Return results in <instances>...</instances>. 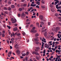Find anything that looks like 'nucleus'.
I'll return each mask as SVG.
<instances>
[{"instance_id":"obj_1","label":"nucleus","mask_w":61,"mask_h":61,"mask_svg":"<svg viewBox=\"0 0 61 61\" xmlns=\"http://www.w3.org/2000/svg\"><path fill=\"white\" fill-rule=\"evenodd\" d=\"M11 21H12L11 23L13 24H15V23L16 22V20L15 19H14V18H11Z\"/></svg>"},{"instance_id":"obj_2","label":"nucleus","mask_w":61,"mask_h":61,"mask_svg":"<svg viewBox=\"0 0 61 61\" xmlns=\"http://www.w3.org/2000/svg\"><path fill=\"white\" fill-rule=\"evenodd\" d=\"M39 18L41 21H43V19L44 18V17L43 15H40L39 16Z\"/></svg>"},{"instance_id":"obj_3","label":"nucleus","mask_w":61,"mask_h":61,"mask_svg":"<svg viewBox=\"0 0 61 61\" xmlns=\"http://www.w3.org/2000/svg\"><path fill=\"white\" fill-rule=\"evenodd\" d=\"M26 15L25 14H24V13H23L21 14V16L22 17H25Z\"/></svg>"},{"instance_id":"obj_4","label":"nucleus","mask_w":61,"mask_h":61,"mask_svg":"<svg viewBox=\"0 0 61 61\" xmlns=\"http://www.w3.org/2000/svg\"><path fill=\"white\" fill-rule=\"evenodd\" d=\"M31 32H32L33 33H36V30H31Z\"/></svg>"},{"instance_id":"obj_5","label":"nucleus","mask_w":61,"mask_h":61,"mask_svg":"<svg viewBox=\"0 0 61 61\" xmlns=\"http://www.w3.org/2000/svg\"><path fill=\"white\" fill-rule=\"evenodd\" d=\"M46 39H45L43 37V39H42V42H44V43H46Z\"/></svg>"},{"instance_id":"obj_6","label":"nucleus","mask_w":61,"mask_h":61,"mask_svg":"<svg viewBox=\"0 0 61 61\" xmlns=\"http://www.w3.org/2000/svg\"><path fill=\"white\" fill-rule=\"evenodd\" d=\"M36 4H31L30 5V6H33V7H35L36 6Z\"/></svg>"},{"instance_id":"obj_7","label":"nucleus","mask_w":61,"mask_h":61,"mask_svg":"<svg viewBox=\"0 0 61 61\" xmlns=\"http://www.w3.org/2000/svg\"><path fill=\"white\" fill-rule=\"evenodd\" d=\"M10 6L11 8H13V9L15 7V5H11Z\"/></svg>"},{"instance_id":"obj_8","label":"nucleus","mask_w":61,"mask_h":61,"mask_svg":"<svg viewBox=\"0 0 61 61\" xmlns=\"http://www.w3.org/2000/svg\"><path fill=\"white\" fill-rule=\"evenodd\" d=\"M16 52L17 53H18V55L20 53V51L19 50H18L17 51H16Z\"/></svg>"},{"instance_id":"obj_9","label":"nucleus","mask_w":61,"mask_h":61,"mask_svg":"<svg viewBox=\"0 0 61 61\" xmlns=\"http://www.w3.org/2000/svg\"><path fill=\"white\" fill-rule=\"evenodd\" d=\"M59 1L58 0H57L55 2V3L54 4V5H56V4H57V3H59Z\"/></svg>"},{"instance_id":"obj_10","label":"nucleus","mask_w":61,"mask_h":61,"mask_svg":"<svg viewBox=\"0 0 61 61\" xmlns=\"http://www.w3.org/2000/svg\"><path fill=\"white\" fill-rule=\"evenodd\" d=\"M17 29V28L15 27L13 29V31H16Z\"/></svg>"},{"instance_id":"obj_11","label":"nucleus","mask_w":61,"mask_h":61,"mask_svg":"<svg viewBox=\"0 0 61 61\" xmlns=\"http://www.w3.org/2000/svg\"><path fill=\"white\" fill-rule=\"evenodd\" d=\"M22 10L23 9H22V8H20L19 9V11H22Z\"/></svg>"},{"instance_id":"obj_12","label":"nucleus","mask_w":61,"mask_h":61,"mask_svg":"<svg viewBox=\"0 0 61 61\" xmlns=\"http://www.w3.org/2000/svg\"><path fill=\"white\" fill-rule=\"evenodd\" d=\"M4 9L5 10H8V8L6 7H4Z\"/></svg>"},{"instance_id":"obj_13","label":"nucleus","mask_w":61,"mask_h":61,"mask_svg":"<svg viewBox=\"0 0 61 61\" xmlns=\"http://www.w3.org/2000/svg\"><path fill=\"white\" fill-rule=\"evenodd\" d=\"M36 4L38 5H40V2L37 1L36 2Z\"/></svg>"},{"instance_id":"obj_14","label":"nucleus","mask_w":61,"mask_h":61,"mask_svg":"<svg viewBox=\"0 0 61 61\" xmlns=\"http://www.w3.org/2000/svg\"><path fill=\"white\" fill-rule=\"evenodd\" d=\"M48 47V45L46 44H45V47L46 48L47 47Z\"/></svg>"},{"instance_id":"obj_15","label":"nucleus","mask_w":61,"mask_h":61,"mask_svg":"<svg viewBox=\"0 0 61 61\" xmlns=\"http://www.w3.org/2000/svg\"><path fill=\"white\" fill-rule=\"evenodd\" d=\"M11 7H9L8 8V10H9V11H11Z\"/></svg>"},{"instance_id":"obj_16","label":"nucleus","mask_w":61,"mask_h":61,"mask_svg":"<svg viewBox=\"0 0 61 61\" xmlns=\"http://www.w3.org/2000/svg\"><path fill=\"white\" fill-rule=\"evenodd\" d=\"M35 55H36V56H39V54L37 52H36L35 53Z\"/></svg>"},{"instance_id":"obj_17","label":"nucleus","mask_w":61,"mask_h":61,"mask_svg":"<svg viewBox=\"0 0 61 61\" xmlns=\"http://www.w3.org/2000/svg\"><path fill=\"white\" fill-rule=\"evenodd\" d=\"M12 34L13 35V36H16V35H17V33H15V34L13 32Z\"/></svg>"},{"instance_id":"obj_18","label":"nucleus","mask_w":61,"mask_h":61,"mask_svg":"<svg viewBox=\"0 0 61 61\" xmlns=\"http://www.w3.org/2000/svg\"><path fill=\"white\" fill-rule=\"evenodd\" d=\"M23 6L24 7H25L27 6V4H25L23 5Z\"/></svg>"},{"instance_id":"obj_19","label":"nucleus","mask_w":61,"mask_h":61,"mask_svg":"<svg viewBox=\"0 0 61 61\" xmlns=\"http://www.w3.org/2000/svg\"><path fill=\"white\" fill-rule=\"evenodd\" d=\"M12 11H10L9 13V15H12Z\"/></svg>"},{"instance_id":"obj_20","label":"nucleus","mask_w":61,"mask_h":61,"mask_svg":"<svg viewBox=\"0 0 61 61\" xmlns=\"http://www.w3.org/2000/svg\"><path fill=\"white\" fill-rule=\"evenodd\" d=\"M12 54V51H10L9 53L8 54L9 55H10V56H11V54Z\"/></svg>"},{"instance_id":"obj_21","label":"nucleus","mask_w":61,"mask_h":61,"mask_svg":"<svg viewBox=\"0 0 61 61\" xmlns=\"http://www.w3.org/2000/svg\"><path fill=\"white\" fill-rule=\"evenodd\" d=\"M55 16L57 17L58 16V14L56 13L55 14Z\"/></svg>"},{"instance_id":"obj_22","label":"nucleus","mask_w":61,"mask_h":61,"mask_svg":"<svg viewBox=\"0 0 61 61\" xmlns=\"http://www.w3.org/2000/svg\"><path fill=\"white\" fill-rule=\"evenodd\" d=\"M15 48H17V47H18V45L17 44H16L15 46Z\"/></svg>"},{"instance_id":"obj_23","label":"nucleus","mask_w":61,"mask_h":61,"mask_svg":"<svg viewBox=\"0 0 61 61\" xmlns=\"http://www.w3.org/2000/svg\"><path fill=\"white\" fill-rule=\"evenodd\" d=\"M46 35H47V33L46 32L44 34V35L45 36V37L46 36Z\"/></svg>"},{"instance_id":"obj_24","label":"nucleus","mask_w":61,"mask_h":61,"mask_svg":"<svg viewBox=\"0 0 61 61\" xmlns=\"http://www.w3.org/2000/svg\"><path fill=\"white\" fill-rule=\"evenodd\" d=\"M42 47H43L44 46V45L45 44V43H43V42H42Z\"/></svg>"},{"instance_id":"obj_25","label":"nucleus","mask_w":61,"mask_h":61,"mask_svg":"<svg viewBox=\"0 0 61 61\" xmlns=\"http://www.w3.org/2000/svg\"><path fill=\"white\" fill-rule=\"evenodd\" d=\"M11 41H12L13 43L12 44H14V38H12V39H11Z\"/></svg>"},{"instance_id":"obj_26","label":"nucleus","mask_w":61,"mask_h":61,"mask_svg":"<svg viewBox=\"0 0 61 61\" xmlns=\"http://www.w3.org/2000/svg\"><path fill=\"white\" fill-rule=\"evenodd\" d=\"M7 27L8 28H9V29H10V28H11V27H10V26H9L8 25H7Z\"/></svg>"},{"instance_id":"obj_27","label":"nucleus","mask_w":61,"mask_h":61,"mask_svg":"<svg viewBox=\"0 0 61 61\" xmlns=\"http://www.w3.org/2000/svg\"><path fill=\"white\" fill-rule=\"evenodd\" d=\"M41 2L42 4H44L45 3V1L43 0H41Z\"/></svg>"},{"instance_id":"obj_28","label":"nucleus","mask_w":61,"mask_h":61,"mask_svg":"<svg viewBox=\"0 0 61 61\" xmlns=\"http://www.w3.org/2000/svg\"><path fill=\"white\" fill-rule=\"evenodd\" d=\"M36 59L37 60H39V57L37 56H36Z\"/></svg>"},{"instance_id":"obj_29","label":"nucleus","mask_w":61,"mask_h":61,"mask_svg":"<svg viewBox=\"0 0 61 61\" xmlns=\"http://www.w3.org/2000/svg\"><path fill=\"white\" fill-rule=\"evenodd\" d=\"M58 4L56 5V7L57 9H58Z\"/></svg>"},{"instance_id":"obj_30","label":"nucleus","mask_w":61,"mask_h":61,"mask_svg":"<svg viewBox=\"0 0 61 61\" xmlns=\"http://www.w3.org/2000/svg\"><path fill=\"white\" fill-rule=\"evenodd\" d=\"M5 36V34H2V36L3 37H4Z\"/></svg>"},{"instance_id":"obj_31","label":"nucleus","mask_w":61,"mask_h":61,"mask_svg":"<svg viewBox=\"0 0 61 61\" xmlns=\"http://www.w3.org/2000/svg\"><path fill=\"white\" fill-rule=\"evenodd\" d=\"M36 52L33 51V52H32V54L33 55H35V54H36Z\"/></svg>"},{"instance_id":"obj_32","label":"nucleus","mask_w":61,"mask_h":61,"mask_svg":"<svg viewBox=\"0 0 61 61\" xmlns=\"http://www.w3.org/2000/svg\"><path fill=\"white\" fill-rule=\"evenodd\" d=\"M41 7L42 8H45V6H44L41 5Z\"/></svg>"},{"instance_id":"obj_33","label":"nucleus","mask_w":61,"mask_h":61,"mask_svg":"<svg viewBox=\"0 0 61 61\" xmlns=\"http://www.w3.org/2000/svg\"><path fill=\"white\" fill-rule=\"evenodd\" d=\"M39 23H36V25H37V26H38V27H39Z\"/></svg>"},{"instance_id":"obj_34","label":"nucleus","mask_w":61,"mask_h":61,"mask_svg":"<svg viewBox=\"0 0 61 61\" xmlns=\"http://www.w3.org/2000/svg\"><path fill=\"white\" fill-rule=\"evenodd\" d=\"M36 49H37L38 50H39V49H40V48H39V47H36Z\"/></svg>"},{"instance_id":"obj_35","label":"nucleus","mask_w":61,"mask_h":61,"mask_svg":"<svg viewBox=\"0 0 61 61\" xmlns=\"http://www.w3.org/2000/svg\"><path fill=\"white\" fill-rule=\"evenodd\" d=\"M11 4V2L10 1H9L8 2V4L9 5H10Z\"/></svg>"},{"instance_id":"obj_36","label":"nucleus","mask_w":61,"mask_h":61,"mask_svg":"<svg viewBox=\"0 0 61 61\" xmlns=\"http://www.w3.org/2000/svg\"><path fill=\"white\" fill-rule=\"evenodd\" d=\"M6 41L8 44H9V41H8V39L6 40Z\"/></svg>"},{"instance_id":"obj_37","label":"nucleus","mask_w":61,"mask_h":61,"mask_svg":"<svg viewBox=\"0 0 61 61\" xmlns=\"http://www.w3.org/2000/svg\"><path fill=\"white\" fill-rule=\"evenodd\" d=\"M36 8H39V6L38 5H37L36 6Z\"/></svg>"},{"instance_id":"obj_38","label":"nucleus","mask_w":61,"mask_h":61,"mask_svg":"<svg viewBox=\"0 0 61 61\" xmlns=\"http://www.w3.org/2000/svg\"><path fill=\"white\" fill-rule=\"evenodd\" d=\"M29 26V25H27L25 26L26 28H28V27Z\"/></svg>"},{"instance_id":"obj_39","label":"nucleus","mask_w":61,"mask_h":61,"mask_svg":"<svg viewBox=\"0 0 61 61\" xmlns=\"http://www.w3.org/2000/svg\"><path fill=\"white\" fill-rule=\"evenodd\" d=\"M43 54L46 53V50H44L43 51Z\"/></svg>"},{"instance_id":"obj_40","label":"nucleus","mask_w":61,"mask_h":61,"mask_svg":"<svg viewBox=\"0 0 61 61\" xmlns=\"http://www.w3.org/2000/svg\"><path fill=\"white\" fill-rule=\"evenodd\" d=\"M5 13L6 14H8V12L7 11H5Z\"/></svg>"},{"instance_id":"obj_41","label":"nucleus","mask_w":61,"mask_h":61,"mask_svg":"<svg viewBox=\"0 0 61 61\" xmlns=\"http://www.w3.org/2000/svg\"><path fill=\"white\" fill-rule=\"evenodd\" d=\"M3 26H4V27H5V28L6 27V25H5V24H4L3 25Z\"/></svg>"},{"instance_id":"obj_42","label":"nucleus","mask_w":61,"mask_h":61,"mask_svg":"<svg viewBox=\"0 0 61 61\" xmlns=\"http://www.w3.org/2000/svg\"><path fill=\"white\" fill-rule=\"evenodd\" d=\"M30 10H31L30 9H29L27 10V12H29V11H30Z\"/></svg>"},{"instance_id":"obj_43","label":"nucleus","mask_w":61,"mask_h":61,"mask_svg":"<svg viewBox=\"0 0 61 61\" xmlns=\"http://www.w3.org/2000/svg\"><path fill=\"white\" fill-rule=\"evenodd\" d=\"M30 6V3L29 2L28 3V5L27 6L28 7Z\"/></svg>"},{"instance_id":"obj_44","label":"nucleus","mask_w":61,"mask_h":61,"mask_svg":"<svg viewBox=\"0 0 61 61\" xmlns=\"http://www.w3.org/2000/svg\"><path fill=\"white\" fill-rule=\"evenodd\" d=\"M18 15L19 17H20V15H21V14H19Z\"/></svg>"},{"instance_id":"obj_45","label":"nucleus","mask_w":61,"mask_h":61,"mask_svg":"<svg viewBox=\"0 0 61 61\" xmlns=\"http://www.w3.org/2000/svg\"><path fill=\"white\" fill-rule=\"evenodd\" d=\"M17 35V36H20V33H18Z\"/></svg>"},{"instance_id":"obj_46","label":"nucleus","mask_w":61,"mask_h":61,"mask_svg":"<svg viewBox=\"0 0 61 61\" xmlns=\"http://www.w3.org/2000/svg\"><path fill=\"white\" fill-rule=\"evenodd\" d=\"M25 55H26L25 53H24L22 55V56H25Z\"/></svg>"},{"instance_id":"obj_47","label":"nucleus","mask_w":61,"mask_h":61,"mask_svg":"<svg viewBox=\"0 0 61 61\" xmlns=\"http://www.w3.org/2000/svg\"><path fill=\"white\" fill-rule=\"evenodd\" d=\"M57 57L56 58H60V56H58V55H57Z\"/></svg>"},{"instance_id":"obj_48","label":"nucleus","mask_w":61,"mask_h":61,"mask_svg":"<svg viewBox=\"0 0 61 61\" xmlns=\"http://www.w3.org/2000/svg\"><path fill=\"white\" fill-rule=\"evenodd\" d=\"M25 14H27V15H28V13L26 11L25 12Z\"/></svg>"},{"instance_id":"obj_49","label":"nucleus","mask_w":61,"mask_h":61,"mask_svg":"<svg viewBox=\"0 0 61 61\" xmlns=\"http://www.w3.org/2000/svg\"><path fill=\"white\" fill-rule=\"evenodd\" d=\"M41 25H44V23L43 22H41Z\"/></svg>"},{"instance_id":"obj_50","label":"nucleus","mask_w":61,"mask_h":61,"mask_svg":"<svg viewBox=\"0 0 61 61\" xmlns=\"http://www.w3.org/2000/svg\"><path fill=\"white\" fill-rule=\"evenodd\" d=\"M35 36H39V34H38L37 33L35 35Z\"/></svg>"},{"instance_id":"obj_51","label":"nucleus","mask_w":61,"mask_h":61,"mask_svg":"<svg viewBox=\"0 0 61 61\" xmlns=\"http://www.w3.org/2000/svg\"><path fill=\"white\" fill-rule=\"evenodd\" d=\"M55 32H57V30L56 29L55 30Z\"/></svg>"},{"instance_id":"obj_52","label":"nucleus","mask_w":61,"mask_h":61,"mask_svg":"<svg viewBox=\"0 0 61 61\" xmlns=\"http://www.w3.org/2000/svg\"><path fill=\"white\" fill-rule=\"evenodd\" d=\"M45 29V27H43L42 28V30H44V29Z\"/></svg>"},{"instance_id":"obj_53","label":"nucleus","mask_w":61,"mask_h":61,"mask_svg":"<svg viewBox=\"0 0 61 61\" xmlns=\"http://www.w3.org/2000/svg\"><path fill=\"white\" fill-rule=\"evenodd\" d=\"M5 3H7V0H5Z\"/></svg>"},{"instance_id":"obj_54","label":"nucleus","mask_w":61,"mask_h":61,"mask_svg":"<svg viewBox=\"0 0 61 61\" xmlns=\"http://www.w3.org/2000/svg\"><path fill=\"white\" fill-rule=\"evenodd\" d=\"M36 44H37V45H39V42H36Z\"/></svg>"},{"instance_id":"obj_55","label":"nucleus","mask_w":61,"mask_h":61,"mask_svg":"<svg viewBox=\"0 0 61 61\" xmlns=\"http://www.w3.org/2000/svg\"><path fill=\"white\" fill-rule=\"evenodd\" d=\"M30 24V22H28V23H26V24H27V25H29V24Z\"/></svg>"},{"instance_id":"obj_56","label":"nucleus","mask_w":61,"mask_h":61,"mask_svg":"<svg viewBox=\"0 0 61 61\" xmlns=\"http://www.w3.org/2000/svg\"><path fill=\"white\" fill-rule=\"evenodd\" d=\"M36 41H38L39 40L38 39H34Z\"/></svg>"},{"instance_id":"obj_57","label":"nucleus","mask_w":61,"mask_h":61,"mask_svg":"<svg viewBox=\"0 0 61 61\" xmlns=\"http://www.w3.org/2000/svg\"><path fill=\"white\" fill-rule=\"evenodd\" d=\"M26 54L27 55H29V52H27L26 53Z\"/></svg>"},{"instance_id":"obj_58","label":"nucleus","mask_w":61,"mask_h":61,"mask_svg":"<svg viewBox=\"0 0 61 61\" xmlns=\"http://www.w3.org/2000/svg\"><path fill=\"white\" fill-rule=\"evenodd\" d=\"M57 48V46H56L55 47V48H54V50H56V49Z\"/></svg>"},{"instance_id":"obj_59","label":"nucleus","mask_w":61,"mask_h":61,"mask_svg":"<svg viewBox=\"0 0 61 61\" xmlns=\"http://www.w3.org/2000/svg\"><path fill=\"white\" fill-rule=\"evenodd\" d=\"M28 59V58H27V57H26L25 59L26 61H27V60Z\"/></svg>"},{"instance_id":"obj_60","label":"nucleus","mask_w":61,"mask_h":61,"mask_svg":"<svg viewBox=\"0 0 61 61\" xmlns=\"http://www.w3.org/2000/svg\"><path fill=\"white\" fill-rule=\"evenodd\" d=\"M8 57H10V55L9 54H8Z\"/></svg>"},{"instance_id":"obj_61","label":"nucleus","mask_w":61,"mask_h":61,"mask_svg":"<svg viewBox=\"0 0 61 61\" xmlns=\"http://www.w3.org/2000/svg\"><path fill=\"white\" fill-rule=\"evenodd\" d=\"M2 32L3 34H5V31L4 30Z\"/></svg>"},{"instance_id":"obj_62","label":"nucleus","mask_w":61,"mask_h":61,"mask_svg":"<svg viewBox=\"0 0 61 61\" xmlns=\"http://www.w3.org/2000/svg\"><path fill=\"white\" fill-rule=\"evenodd\" d=\"M58 58H56V59L55 60V61H57V59Z\"/></svg>"},{"instance_id":"obj_63","label":"nucleus","mask_w":61,"mask_h":61,"mask_svg":"<svg viewBox=\"0 0 61 61\" xmlns=\"http://www.w3.org/2000/svg\"><path fill=\"white\" fill-rule=\"evenodd\" d=\"M14 25H15V26H17V24H16V23H15L14 24Z\"/></svg>"},{"instance_id":"obj_64","label":"nucleus","mask_w":61,"mask_h":61,"mask_svg":"<svg viewBox=\"0 0 61 61\" xmlns=\"http://www.w3.org/2000/svg\"><path fill=\"white\" fill-rule=\"evenodd\" d=\"M10 46V49H12L13 48L12 46Z\"/></svg>"}]
</instances>
